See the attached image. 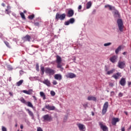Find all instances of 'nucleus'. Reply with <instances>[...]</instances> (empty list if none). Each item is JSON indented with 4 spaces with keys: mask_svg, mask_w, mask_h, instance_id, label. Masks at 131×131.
<instances>
[{
    "mask_svg": "<svg viewBox=\"0 0 131 131\" xmlns=\"http://www.w3.org/2000/svg\"><path fill=\"white\" fill-rule=\"evenodd\" d=\"M42 82L44 84L47 85V86H51V82L48 79L45 80Z\"/></svg>",
    "mask_w": 131,
    "mask_h": 131,
    "instance_id": "5701e85b",
    "label": "nucleus"
},
{
    "mask_svg": "<svg viewBox=\"0 0 131 131\" xmlns=\"http://www.w3.org/2000/svg\"><path fill=\"white\" fill-rule=\"evenodd\" d=\"M19 100V101H20L21 103H23V104H25V105H27L28 107H30L31 108H34V106H33L32 103H31V102L29 101L27 102L26 100L24 99V98L21 97Z\"/></svg>",
    "mask_w": 131,
    "mask_h": 131,
    "instance_id": "7ed1b4c3",
    "label": "nucleus"
},
{
    "mask_svg": "<svg viewBox=\"0 0 131 131\" xmlns=\"http://www.w3.org/2000/svg\"><path fill=\"white\" fill-rule=\"evenodd\" d=\"M121 131H125V127H122L121 129Z\"/></svg>",
    "mask_w": 131,
    "mask_h": 131,
    "instance_id": "49530a36",
    "label": "nucleus"
},
{
    "mask_svg": "<svg viewBox=\"0 0 131 131\" xmlns=\"http://www.w3.org/2000/svg\"><path fill=\"white\" fill-rule=\"evenodd\" d=\"M26 111L28 113V114L31 116V117H34V115L33 114V113L30 111V110L27 108L26 109Z\"/></svg>",
    "mask_w": 131,
    "mask_h": 131,
    "instance_id": "a878e982",
    "label": "nucleus"
},
{
    "mask_svg": "<svg viewBox=\"0 0 131 131\" xmlns=\"http://www.w3.org/2000/svg\"><path fill=\"white\" fill-rule=\"evenodd\" d=\"M78 127L79 128V130L80 131H85V126L82 124L78 123L77 124Z\"/></svg>",
    "mask_w": 131,
    "mask_h": 131,
    "instance_id": "9d476101",
    "label": "nucleus"
},
{
    "mask_svg": "<svg viewBox=\"0 0 131 131\" xmlns=\"http://www.w3.org/2000/svg\"><path fill=\"white\" fill-rule=\"evenodd\" d=\"M56 63L57 64V68H59L60 69V71H63L64 70V68H63V65L62 64V58L59 55L56 56Z\"/></svg>",
    "mask_w": 131,
    "mask_h": 131,
    "instance_id": "f03ea898",
    "label": "nucleus"
},
{
    "mask_svg": "<svg viewBox=\"0 0 131 131\" xmlns=\"http://www.w3.org/2000/svg\"><path fill=\"white\" fill-rule=\"evenodd\" d=\"M121 46H120L119 47L117 48V49L115 51L116 54H118V53H119L120 51H121Z\"/></svg>",
    "mask_w": 131,
    "mask_h": 131,
    "instance_id": "c756f323",
    "label": "nucleus"
},
{
    "mask_svg": "<svg viewBox=\"0 0 131 131\" xmlns=\"http://www.w3.org/2000/svg\"><path fill=\"white\" fill-rule=\"evenodd\" d=\"M43 119L45 121H51L52 117L49 115H45L43 116Z\"/></svg>",
    "mask_w": 131,
    "mask_h": 131,
    "instance_id": "dca6fc26",
    "label": "nucleus"
},
{
    "mask_svg": "<svg viewBox=\"0 0 131 131\" xmlns=\"http://www.w3.org/2000/svg\"><path fill=\"white\" fill-rule=\"evenodd\" d=\"M28 18L30 19V20H33V19L34 18V14L29 15Z\"/></svg>",
    "mask_w": 131,
    "mask_h": 131,
    "instance_id": "473e14b6",
    "label": "nucleus"
},
{
    "mask_svg": "<svg viewBox=\"0 0 131 131\" xmlns=\"http://www.w3.org/2000/svg\"><path fill=\"white\" fill-rule=\"evenodd\" d=\"M34 25H35V26H39V23L38 22L34 23Z\"/></svg>",
    "mask_w": 131,
    "mask_h": 131,
    "instance_id": "ea45409f",
    "label": "nucleus"
},
{
    "mask_svg": "<svg viewBox=\"0 0 131 131\" xmlns=\"http://www.w3.org/2000/svg\"><path fill=\"white\" fill-rule=\"evenodd\" d=\"M23 81H24L23 80H20L18 82H16L17 86H20V85L23 83Z\"/></svg>",
    "mask_w": 131,
    "mask_h": 131,
    "instance_id": "c85d7f7f",
    "label": "nucleus"
},
{
    "mask_svg": "<svg viewBox=\"0 0 131 131\" xmlns=\"http://www.w3.org/2000/svg\"><path fill=\"white\" fill-rule=\"evenodd\" d=\"M119 122V118H113L112 120V124L113 125H116V123Z\"/></svg>",
    "mask_w": 131,
    "mask_h": 131,
    "instance_id": "f3484780",
    "label": "nucleus"
},
{
    "mask_svg": "<svg viewBox=\"0 0 131 131\" xmlns=\"http://www.w3.org/2000/svg\"><path fill=\"white\" fill-rule=\"evenodd\" d=\"M92 7V2H89L86 4V9H90Z\"/></svg>",
    "mask_w": 131,
    "mask_h": 131,
    "instance_id": "7c9ffc66",
    "label": "nucleus"
},
{
    "mask_svg": "<svg viewBox=\"0 0 131 131\" xmlns=\"http://www.w3.org/2000/svg\"><path fill=\"white\" fill-rule=\"evenodd\" d=\"M21 129H23V125H20Z\"/></svg>",
    "mask_w": 131,
    "mask_h": 131,
    "instance_id": "864d4df0",
    "label": "nucleus"
},
{
    "mask_svg": "<svg viewBox=\"0 0 131 131\" xmlns=\"http://www.w3.org/2000/svg\"><path fill=\"white\" fill-rule=\"evenodd\" d=\"M111 45V42H108V43H105L104 44V47H108V46Z\"/></svg>",
    "mask_w": 131,
    "mask_h": 131,
    "instance_id": "e433bc0d",
    "label": "nucleus"
},
{
    "mask_svg": "<svg viewBox=\"0 0 131 131\" xmlns=\"http://www.w3.org/2000/svg\"><path fill=\"white\" fill-rule=\"evenodd\" d=\"M37 131H43V130H42V129L41 128V127H38L37 128Z\"/></svg>",
    "mask_w": 131,
    "mask_h": 131,
    "instance_id": "a19ab883",
    "label": "nucleus"
},
{
    "mask_svg": "<svg viewBox=\"0 0 131 131\" xmlns=\"http://www.w3.org/2000/svg\"><path fill=\"white\" fill-rule=\"evenodd\" d=\"M108 106L109 104H108V102H105L103 106V108L102 110V115H104V114L107 112V109H108Z\"/></svg>",
    "mask_w": 131,
    "mask_h": 131,
    "instance_id": "423d86ee",
    "label": "nucleus"
},
{
    "mask_svg": "<svg viewBox=\"0 0 131 131\" xmlns=\"http://www.w3.org/2000/svg\"><path fill=\"white\" fill-rule=\"evenodd\" d=\"M33 98H35V96H33Z\"/></svg>",
    "mask_w": 131,
    "mask_h": 131,
    "instance_id": "e2e57ef3",
    "label": "nucleus"
},
{
    "mask_svg": "<svg viewBox=\"0 0 131 131\" xmlns=\"http://www.w3.org/2000/svg\"><path fill=\"white\" fill-rule=\"evenodd\" d=\"M15 127H17V124H15Z\"/></svg>",
    "mask_w": 131,
    "mask_h": 131,
    "instance_id": "052dcab7",
    "label": "nucleus"
},
{
    "mask_svg": "<svg viewBox=\"0 0 131 131\" xmlns=\"http://www.w3.org/2000/svg\"><path fill=\"white\" fill-rule=\"evenodd\" d=\"M114 72H115V69H113L112 70L108 71L106 72V75H110V74H113V73H114Z\"/></svg>",
    "mask_w": 131,
    "mask_h": 131,
    "instance_id": "bb28decb",
    "label": "nucleus"
},
{
    "mask_svg": "<svg viewBox=\"0 0 131 131\" xmlns=\"http://www.w3.org/2000/svg\"><path fill=\"white\" fill-rule=\"evenodd\" d=\"M40 71L41 72L42 75L45 74V72L47 75H49V76L54 75V74L56 73V71L55 70L49 67H46L45 68V67L41 66L40 67Z\"/></svg>",
    "mask_w": 131,
    "mask_h": 131,
    "instance_id": "f257e3e1",
    "label": "nucleus"
},
{
    "mask_svg": "<svg viewBox=\"0 0 131 131\" xmlns=\"http://www.w3.org/2000/svg\"><path fill=\"white\" fill-rule=\"evenodd\" d=\"M117 24L120 31H121V32H122V31H123V28L124 27V26H123V21H122V19H118L117 20Z\"/></svg>",
    "mask_w": 131,
    "mask_h": 131,
    "instance_id": "20e7f679",
    "label": "nucleus"
},
{
    "mask_svg": "<svg viewBox=\"0 0 131 131\" xmlns=\"http://www.w3.org/2000/svg\"><path fill=\"white\" fill-rule=\"evenodd\" d=\"M105 71H106V72H107V71H108V69H107V68H105Z\"/></svg>",
    "mask_w": 131,
    "mask_h": 131,
    "instance_id": "4d7b16f0",
    "label": "nucleus"
},
{
    "mask_svg": "<svg viewBox=\"0 0 131 131\" xmlns=\"http://www.w3.org/2000/svg\"><path fill=\"white\" fill-rule=\"evenodd\" d=\"M7 69L8 70H9V71H11V70H13V68H12V66H8Z\"/></svg>",
    "mask_w": 131,
    "mask_h": 131,
    "instance_id": "f704fd0d",
    "label": "nucleus"
},
{
    "mask_svg": "<svg viewBox=\"0 0 131 131\" xmlns=\"http://www.w3.org/2000/svg\"><path fill=\"white\" fill-rule=\"evenodd\" d=\"M130 105H131V103H130Z\"/></svg>",
    "mask_w": 131,
    "mask_h": 131,
    "instance_id": "0e129e2a",
    "label": "nucleus"
},
{
    "mask_svg": "<svg viewBox=\"0 0 131 131\" xmlns=\"http://www.w3.org/2000/svg\"><path fill=\"white\" fill-rule=\"evenodd\" d=\"M120 84L122 86H124L125 85V83H126V81L125 80V78H122L119 82Z\"/></svg>",
    "mask_w": 131,
    "mask_h": 131,
    "instance_id": "aec40b11",
    "label": "nucleus"
},
{
    "mask_svg": "<svg viewBox=\"0 0 131 131\" xmlns=\"http://www.w3.org/2000/svg\"><path fill=\"white\" fill-rule=\"evenodd\" d=\"M88 101H94L95 102H96L97 101V98H96V97L89 96L88 97Z\"/></svg>",
    "mask_w": 131,
    "mask_h": 131,
    "instance_id": "b1692460",
    "label": "nucleus"
},
{
    "mask_svg": "<svg viewBox=\"0 0 131 131\" xmlns=\"http://www.w3.org/2000/svg\"><path fill=\"white\" fill-rule=\"evenodd\" d=\"M124 113L127 116L128 115V114L127 113V112H124Z\"/></svg>",
    "mask_w": 131,
    "mask_h": 131,
    "instance_id": "8fccbe9b",
    "label": "nucleus"
},
{
    "mask_svg": "<svg viewBox=\"0 0 131 131\" xmlns=\"http://www.w3.org/2000/svg\"><path fill=\"white\" fill-rule=\"evenodd\" d=\"M20 15L22 19H24V20H25L26 19V17H25V15H24V13L23 12H21L20 13Z\"/></svg>",
    "mask_w": 131,
    "mask_h": 131,
    "instance_id": "2f4dec72",
    "label": "nucleus"
},
{
    "mask_svg": "<svg viewBox=\"0 0 131 131\" xmlns=\"http://www.w3.org/2000/svg\"><path fill=\"white\" fill-rule=\"evenodd\" d=\"M50 94L53 97L56 95V93H55L53 91H51Z\"/></svg>",
    "mask_w": 131,
    "mask_h": 131,
    "instance_id": "4c0bfd02",
    "label": "nucleus"
},
{
    "mask_svg": "<svg viewBox=\"0 0 131 131\" xmlns=\"http://www.w3.org/2000/svg\"><path fill=\"white\" fill-rule=\"evenodd\" d=\"M23 40H24V41H30V40L31 39V37L29 35H27L25 37H23Z\"/></svg>",
    "mask_w": 131,
    "mask_h": 131,
    "instance_id": "6ab92c4d",
    "label": "nucleus"
},
{
    "mask_svg": "<svg viewBox=\"0 0 131 131\" xmlns=\"http://www.w3.org/2000/svg\"><path fill=\"white\" fill-rule=\"evenodd\" d=\"M117 59V56L116 55H114L110 58V60L111 62H112V63H115V62H116Z\"/></svg>",
    "mask_w": 131,
    "mask_h": 131,
    "instance_id": "412c9836",
    "label": "nucleus"
},
{
    "mask_svg": "<svg viewBox=\"0 0 131 131\" xmlns=\"http://www.w3.org/2000/svg\"><path fill=\"white\" fill-rule=\"evenodd\" d=\"M33 92V90L30 89L29 91L27 90H23V93H24V94H26L27 95H32V93Z\"/></svg>",
    "mask_w": 131,
    "mask_h": 131,
    "instance_id": "4be33fe9",
    "label": "nucleus"
},
{
    "mask_svg": "<svg viewBox=\"0 0 131 131\" xmlns=\"http://www.w3.org/2000/svg\"><path fill=\"white\" fill-rule=\"evenodd\" d=\"M4 43H5L6 46H7V47L8 48H10V43H9V42L6 41H4Z\"/></svg>",
    "mask_w": 131,
    "mask_h": 131,
    "instance_id": "72a5a7b5",
    "label": "nucleus"
},
{
    "mask_svg": "<svg viewBox=\"0 0 131 131\" xmlns=\"http://www.w3.org/2000/svg\"><path fill=\"white\" fill-rule=\"evenodd\" d=\"M99 125L103 131H108V127L103 124V122H99Z\"/></svg>",
    "mask_w": 131,
    "mask_h": 131,
    "instance_id": "0eeeda50",
    "label": "nucleus"
},
{
    "mask_svg": "<svg viewBox=\"0 0 131 131\" xmlns=\"http://www.w3.org/2000/svg\"><path fill=\"white\" fill-rule=\"evenodd\" d=\"M58 82H57V81L56 80H54L53 82V84L54 85H56V84H57Z\"/></svg>",
    "mask_w": 131,
    "mask_h": 131,
    "instance_id": "79ce46f5",
    "label": "nucleus"
},
{
    "mask_svg": "<svg viewBox=\"0 0 131 131\" xmlns=\"http://www.w3.org/2000/svg\"><path fill=\"white\" fill-rule=\"evenodd\" d=\"M123 55H126V52H123Z\"/></svg>",
    "mask_w": 131,
    "mask_h": 131,
    "instance_id": "6e6d98bb",
    "label": "nucleus"
},
{
    "mask_svg": "<svg viewBox=\"0 0 131 131\" xmlns=\"http://www.w3.org/2000/svg\"><path fill=\"white\" fill-rule=\"evenodd\" d=\"M114 17L116 19H118V18H120V14L119 12H118L116 9L114 10Z\"/></svg>",
    "mask_w": 131,
    "mask_h": 131,
    "instance_id": "9b49d317",
    "label": "nucleus"
},
{
    "mask_svg": "<svg viewBox=\"0 0 131 131\" xmlns=\"http://www.w3.org/2000/svg\"><path fill=\"white\" fill-rule=\"evenodd\" d=\"M82 8V6H81V5H79L78 8V10H81Z\"/></svg>",
    "mask_w": 131,
    "mask_h": 131,
    "instance_id": "de8ad7c7",
    "label": "nucleus"
},
{
    "mask_svg": "<svg viewBox=\"0 0 131 131\" xmlns=\"http://www.w3.org/2000/svg\"><path fill=\"white\" fill-rule=\"evenodd\" d=\"M112 77L115 79H118L120 77H121V73L117 72L116 74H114Z\"/></svg>",
    "mask_w": 131,
    "mask_h": 131,
    "instance_id": "ddd939ff",
    "label": "nucleus"
},
{
    "mask_svg": "<svg viewBox=\"0 0 131 131\" xmlns=\"http://www.w3.org/2000/svg\"><path fill=\"white\" fill-rule=\"evenodd\" d=\"M2 131H7V128H6L5 126H2Z\"/></svg>",
    "mask_w": 131,
    "mask_h": 131,
    "instance_id": "37998d69",
    "label": "nucleus"
},
{
    "mask_svg": "<svg viewBox=\"0 0 131 131\" xmlns=\"http://www.w3.org/2000/svg\"><path fill=\"white\" fill-rule=\"evenodd\" d=\"M40 96L41 98H42L43 100H46V94H45V93L42 92H40Z\"/></svg>",
    "mask_w": 131,
    "mask_h": 131,
    "instance_id": "cd10ccee",
    "label": "nucleus"
},
{
    "mask_svg": "<svg viewBox=\"0 0 131 131\" xmlns=\"http://www.w3.org/2000/svg\"><path fill=\"white\" fill-rule=\"evenodd\" d=\"M122 96H123V93H122L121 92L119 93V97H122Z\"/></svg>",
    "mask_w": 131,
    "mask_h": 131,
    "instance_id": "a18cd8bd",
    "label": "nucleus"
},
{
    "mask_svg": "<svg viewBox=\"0 0 131 131\" xmlns=\"http://www.w3.org/2000/svg\"><path fill=\"white\" fill-rule=\"evenodd\" d=\"M119 68L123 69L125 67V61H119L118 63Z\"/></svg>",
    "mask_w": 131,
    "mask_h": 131,
    "instance_id": "1a4fd4ad",
    "label": "nucleus"
},
{
    "mask_svg": "<svg viewBox=\"0 0 131 131\" xmlns=\"http://www.w3.org/2000/svg\"><path fill=\"white\" fill-rule=\"evenodd\" d=\"M67 78H75L76 77V75L73 73H68L66 75Z\"/></svg>",
    "mask_w": 131,
    "mask_h": 131,
    "instance_id": "6e6552de",
    "label": "nucleus"
},
{
    "mask_svg": "<svg viewBox=\"0 0 131 131\" xmlns=\"http://www.w3.org/2000/svg\"><path fill=\"white\" fill-rule=\"evenodd\" d=\"M10 95H12V93L10 92L9 93Z\"/></svg>",
    "mask_w": 131,
    "mask_h": 131,
    "instance_id": "bf43d9fd",
    "label": "nucleus"
},
{
    "mask_svg": "<svg viewBox=\"0 0 131 131\" xmlns=\"http://www.w3.org/2000/svg\"><path fill=\"white\" fill-rule=\"evenodd\" d=\"M54 77L56 80L60 81L62 79V75L60 74H56L54 75Z\"/></svg>",
    "mask_w": 131,
    "mask_h": 131,
    "instance_id": "a211bd4d",
    "label": "nucleus"
},
{
    "mask_svg": "<svg viewBox=\"0 0 131 131\" xmlns=\"http://www.w3.org/2000/svg\"><path fill=\"white\" fill-rule=\"evenodd\" d=\"M2 6H3V7H5L6 6V5L5 4V3H3L2 4Z\"/></svg>",
    "mask_w": 131,
    "mask_h": 131,
    "instance_id": "3c124183",
    "label": "nucleus"
},
{
    "mask_svg": "<svg viewBox=\"0 0 131 131\" xmlns=\"http://www.w3.org/2000/svg\"><path fill=\"white\" fill-rule=\"evenodd\" d=\"M74 15V11L72 9H70L68 11L67 13V17H69V18L72 17Z\"/></svg>",
    "mask_w": 131,
    "mask_h": 131,
    "instance_id": "4468645a",
    "label": "nucleus"
},
{
    "mask_svg": "<svg viewBox=\"0 0 131 131\" xmlns=\"http://www.w3.org/2000/svg\"><path fill=\"white\" fill-rule=\"evenodd\" d=\"M24 13H26V11H24Z\"/></svg>",
    "mask_w": 131,
    "mask_h": 131,
    "instance_id": "680f3d73",
    "label": "nucleus"
},
{
    "mask_svg": "<svg viewBox=\"0 0 131 131\" xmlns=\"http://www.w3.org/2000/svg\"><path fill=\"white\" fill-rule=\"evenodd\" d=\"M36 70L38 72L39 71V65L38 64V63H37L36 64Z\"/></svg>",
    "mask_w": 131,
    "mask_h": 131,
    "instance_id": "c9c22d12",
    "label": "nucleus"
},
{
    "mask_svg": "<svg viewBox=\"0 0 131 131\" xmlns=\"http://www.w3.org/2000/svg\"><path fill=\"white\" fill-rule=\"evenodd\" d=\"M92 116H94L95 115V113H94V112H92Z\"/></svg>",
    "mask_w": 131,
    "mask_h": 131,
    "instance_id": "603ef678",
    "label": "nucleus"
},
{
    "mask_svg": "<svg viewBox=\"0 0 131 131\" xmlns=\"http://www.w3.org/2000/svg\"><path fill=\"white\" fill-rule=\"evenodd\" d=\"M104 8H108L110 11H112V10L114 11V10H115V7H112L111 6V5H105Z\"/></svg>",
    "mask_w": 131,
    "mask_h": 131,
    "instance_id": "393cba45",
    "label": "nucleus"
},
{
    "mask_svg": "<svg viewBox=\"0 0 131 131\" xmlns=\"http://www.w3.org/2000/svg\"><path fill=\"white\" fill-rule=\"evenodd\" d=\"M42 111H45V108H42Z\"/></svg>",
    "mask_w": 131,
    "mask_h": 131,
    "instance_id": "13d9d810",
    "label": "nucleus"
},
{
    "mask_svg": "<svg viewBox=\"0 0 131 131\" xmlns=\"http://www.w3.org/2000/svg\"><path fill=\"white\" fill-rule=\"evenodd\" d=\"M5 13L6 14H9L11 13V11H9V9H6Z\"/></svg>",
    "mask_w": 131,
    "mask_h": 131,
    "instance_id": "58836bf2",
    "label": "nucleus"
},
{
    "mask_svg": "<svg viewBox=\"0 0 131 131\" xmlns=\"http://www.w3.org/2000/svg\"><path fill=\"white\" fill-rule=\"evenodd\" d=\"M75 22V19L74 18H70L68 21H67L64 23V25L68 26L69 24H73V23Z\"/></svg>",
    "mask_w": 131,
    "mask_h": 131,
    "instance_id": "f8f14e48",
    "label": "nucleus"
},
{
    "mask_svg": "<svg viewBox=\"0 0 131 131\" xmlns=\"http://www.w3.org/2000/svg\"><path fill=\"white\" fill-rule=\"evenodd\" d=\"M45 108L46 109H47V110H49V111L55 110V109H56V107L55 106H50V104L46 105Z\"/></svg>",
    "mask_w": 131,
    "mask_h": 131,
    "instance_id": "2eb2a0df",
    "label": "nucleus"
},
{
    "mask_svg": "<svg viewBox=\"0 0 131 131\" xmlns=\"http://www.w3.org/2000/svg\"><path fill=\"white\" fill-rule=\"evenodd\" d=\"M7 10H11V7H10V6H7Z\"/></svg>",
    "mask_w": 131,
    "mask_h": 131,
    "instance_id": "09e8293b",
    "label": "nucleus"
},
{
    "mask_svg": "<svg viewBox=\"0 0 131 131\" xmlns=\"http://www.w3.org/2000/svg\"><path fill=\"white\" fill-rule=\"evenodd\" d=\"M128 85H131V82H128Z\"/></svg>",
    "mask_w": 131,
    "mask_h": 131,
    "instance_id": "5fc2aeb1",
    "label": "nucleus"
},
{
    "mask_svg": "<svg viewBox=\"0 0 131 131\" xmlns=\"http://www.w3.org/2000/svg\"><path fill=\"white\" fill-rule=\"evenodd\" d=\"M115 94V93H114V92H113V91L111 92V94H110L111 96L112 97L113 96H114Z\"/></svg>",
    "mask_w": 131,
    "mask_h": 131,
    "instance_id": "c03bdc74",
    "label": "nucleus"
},
{
    "mask_svg": "<svg viewBox=\"0 0 131 131\" xmlns=\"http://www.w3.org/2000/svg\"><path fill=\"white\" fill-rule=\"evenodd\" d=\"M66 18V14L63 13L60 14L59 13H56L55 16V19L58 21V20H61V21L64 20Z\"/></svg>",
    "mask_w": 131,
    "mask_h": 131,
    "instance_id": "39448f33",
    "label": "nucleus"
}]
</instances>
